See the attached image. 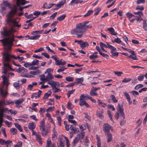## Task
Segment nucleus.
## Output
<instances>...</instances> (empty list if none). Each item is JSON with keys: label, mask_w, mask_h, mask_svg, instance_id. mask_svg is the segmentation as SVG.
Masks as SVG:
<instances>
[{"label": "nucleus", "mask_w": 147, "mask_h": 147, "mask_svg": "<svg viewBox=\"0 0 147 147\" xmlns=\"http://www.w3.org/2000/svg\"><path fill=\"white\" fill-rule=\"evenodd\" d=\"M14 32V31L12 28L9 30L4 29L3 32H1V33L3 35L7 37L0 40V41L2 43L5 50L4 52L2 54L3 57V54L6 52L8 53L9 51L11 49L13 45V42L14 40V35L13 34V32Z\"/></svg>", "instance_id": "1"}, {"label": "nucleus", "mask_w": 147, "mask_h": 147, "mask_svg": "<svg viewBox=\"0 0 147 147\" xmlns=\"http://www.w3.org/2000/svg\"><path fill=\"white\" fill-rule=\"evenodd\" d=\"M17 11V7L15 6L14 8L11 10L7 15V18L5 21L10 27H20L21 26V25L18 24V22L16 21L18 19V18H13V16L16 13Z\"/></svg>", "instance_id": "2"}, {"label": "nucleus", "mask_w": 147, "mask_h": 147, "mask_svg": "<svg viewBox=\"0 0 147 147\" xmlns=\"http://www.w3.org/2000/svg\"><path fill=\"white\" fill-rule=\"evenodd\" d=\"M12 58L15 59H18L19 62H21L24 59L23 57H20L18 56L16 57L13 55H11L9 52L7 53L6 52L3 54V57H2L3 63L5 67H7L9 69H11L9 63Z\"/></svg>", "instance_id": "3"}, {"label": "nucleus", "mask_w": 147, "mask_h": 147, "mask_svg": "<svg viewBox=\"0 0 147 147\" xmlns=\"http://www.w3.org/2000/svg\"><path fill=\"white\" fill-rule=\"evenodd\" d=\"M85 32L84 27L80 23L77 24L76 28L71 31L72 34H75L78 38H80L82 37L85 34Z\"/></svg>", "instance_id": "4"}, {"label": "nucleus", "mask_w": 147, "mask_h": 147, "mask_svg": "<svg viewBox=\"0 0 147 147\" xmlns=\"http://www.w3.org/2000/svg\"><path fill=\"white\" fill-rule=\"evenodd\" d=\"M8 70H12L11 68V69H9L7 67H5L3 68L2 70V72L4 74V75L2 76L1 78L3 79V83L4 85H5L7 87L9 84V74H11V76H14V74L13 73H9Z\"/></svg>", "instance_id": "5"}, {"label": "nucleus", "mask_w": 147, "mask_h": 147, "mask_svg": "<svg viewBox=\"0 0 147 147\" xmlns=\"http://www.w3.org/2000/svg\"><path fill=\"white\" fill-rule=\"evenodd\" d=\"M111 128V126L108 124L105 123L103 125V130L108 138H112V135L110 132Z\"/></svg>", "instance_id": "6"}, {"label": "nucleus", "mask_w": 147, "mask_h": 147, "mask_svg": "<svg viewBox=\"0 0 147 147\" xmlns=\"http://www.w3.org/2000/svg\"><path fill=\"white\" fill-rule=\"evenodd\" d=\"M123 111V107L120 106L119 104H118L117 106V111L116 112L115 116V117L117 119H118L119 118V113L122 116L123 119L125 118V115Z\"/></svg>", "instance_id": "7"}, {"label": "nucleus", "mask_w": 147, "mask_h": 147, "mask_svg": "<svg viewBox=\"0 0 147 147\" xmlns=\"http://www.w3.org/2000/svg\"><path fill=\"white\" fill-rule=\"evenodd\" d=\"M43 31V30H41L35 31L32 32L31 34L34 35L33 36H30L29 39L30 40H37L38 39L40 36L39 34L41 33Z\"/></svg>", "instance_id": "8"}, {"label": "nucleus", "mask_w": 147, "mask_h": 147, "mask_svg": "<svg viewBox=\"0 0 147 147\" xmlns=\"http://www.w3.org/2000/svg\"><path fill=\"white\" fill-rule=\"evenodd\" d=\"M88 98L89 96L87 94H81L80 96L79 105H82V103L86 102V100L88 99Z\"/></svg>", "instance_id": "9"}, {"label": "nucleus", "mask_w": 147, "mask_h": 147, "mask_svg": "<svg viewBox=\"0 0 147 147\" xmlns=\"http://www.w3.org/2000/svg\"><path fill=\"white\" fill-rule=\"evenodd\" d=\"M14 103V102L11 100H0V107H3L4 105H8Z\"/></svg>", "instance_id": "10"}, {"label": "nucleus", "mask_w": 147, "mask_h": 147, "mask_svg": "<svg viewBox=\"0 0 147 147\" xmlns=\"http://www.w3.org/2000/svg\"><path fill=\"white\" fill-rule=\"evenodd\" d=\"M106 44L107 45L102 42H100V47L102 50L106 52H107V51L104 49V48H107L109 49H111V45H110L109 42H107Z\"/></svg>", "instance_id": "11"}, {"label": "nucleus", "mask_w": 147, "mask_h": 147, "mask_svg": "<svg viewBox=\"0 0 147 147\" xmlns=\"http://www.w3.org/2000/svg\"><path fill=\"white\" fill-rule=\"evenodd\" d=\"M49 128L48 126H46L45 128L43 129H40L41 134L43 136L45 137L47 135L49 131Z\"/></svg>", "instance_id": "12"}, {"label": "nucleus", "mask_w": 147, "mask_h": 147, "mask_svg": "<svg viewBox=\"0 0 147 147\" xmlns=\"http://www.w3.org/2000/svg\"><path fill=\"white\" fill-rule=\"evenodd\" d=\"M54 78V77L52 74H47L45 78H40V80H44L45 82H48L50 80Z\"/></svg>", "instance_id": "13"}, {"label": "nucleus", "mask_w": 147, "mask_h": 147, "mask_svg": "<svg viewBox=\"0 0 147 147\" xmlns=\"http://www.w3.org/2000/svg\"><path fill=\"white\" fill-rule=\"evenodd\" d=\"M29 3V1H25V0H16V5L19 7Z\"/></svg>", "instance_id": "14"}, {"label": "nucleus", "mask_w": 147, "mask_h": 147, "mask_svg": "<svg viewBox=\"0 0 147 147\" xmlns=\"http://www.w3.org/2000/svg\"><path fill=\"white\" fill-rule=\"evenodd\" d=\"M0 144H5L7 147L10 146L12 144V142L10 140H7L5 141L4 140L0 139Z\"/></svg>", "instance_id": "15"}, {"label": "nucleus", "mask_w": 147, "mask_h": 147, "mask_svg": "<svg viewBox=\"0 0 147 147\" xmlns=\"http://www.w3.org/2000/svg\"><path fill=\"white\" fill-rule=\"evenodd\" d=\"M0 93L1 96L4 98L6 97L8 92L6 90H3L2 89H0Z\"/></svg>", "instance_id": "16"}, {"label": "nucleus", "mask_w": 147, "mask_h": 147, "mask_svg": "<svg viewBox=\"0 0 147 147\" xmlns=\"http://www.w3.org/2000/svg\"><path fill=\"white\" fill-rule=\"evenodd\" d=\"M124 95L126 96V99L128 101L129 103L131 105L132 103V102L130 101V97L129 94L126 92H123Z\"/></svg>", "instance_id": "17"}, {"label": "nucleus", "mask_w": 147, "mask_h": 147, "mask_svg": "<svg viewBox=\"0 0 147 147\" xmlns=\"http://www.w3.org/2000/svg\"><path fill=\"white\" fill-rule=\"evenodd\" d=\"M52 92L50 91H49L46 93H45L43 96L42 99L43 100H46L48 98V97L51 95Z\"/></svg>", "instance_id": "18"}, {"label": "nucleus", "mask_w": 147, "mask_h": 147, "mask_svg": "<svg viewBox=\"0 0 147 147\" xmlns=\"http://www.w3.org/2000/svg\"><path fill=\"white\" fill-rule=\"evenodd\" d=\"M35 127V124L33 122L30 123L28 125V127L29 129L32 130H33Z\"/></svg>", "instance_id": "19"}, {"label": "nucleus", "mask_w": 147, "mask_h": 147, "mask_svg": "<svg viewBox=\"0 0 147 147\" xmlns=\"http://www.w3.org/2000/svg\"><path fill=\"white\" fill-rule=\"evenodd\" d=\"M107 30L110 32V33L113 35H116L117 33L115 32V30L113 28H109L107 29Z\"/></svg>", "instance_id": "20"}, {"label": "nucleus", "mask_w": 147, "mask_h": 147, "mask_svg": "<svg viewBox=\"0 0 147 147\" xmlns=\"http://www.w3.org/2000/svg\"><path fill=\"white\" fill-rule=\"evenodd\" d=\"M97 102L98 104V105L100 107H102L104 108L107 105L106 104L104 103H103L99 100H98Z\"/></svg>", "instance_id": "21"}, {"label": "nucleus", "mask_w": 147, "mask_h": 147, "mask_svg": "<svg viewBox=\"0 0 147 147\" xmlns=\"http://www.w3.org/2000/svg\"><path fill=\"white\" fill-rule=\"evenodd\" d=\"M103 113V110L101 109L99 112H97L96 115L100 118H102L103 117L102 113Z\"/></svg>", "instance_id": "22"}, {"label": "nucleus", "mask_w": 147, "mask_h": 147, "mask_svg": "<svg viewBox=\"0 0 147 147\" xmlns=\"http://www.w3.org/2000/svg\"><path fill=\"white\" fill-rule=\"evenodd\" d=\"M89 45L88 43L86 42H82L81 44H80V47L83 49L85 47H88Z\"/></svg>", "instance_id": "23"}, {"label": "nucleus", "mask_w": 147, "mask_h": 147, "mask_svg": "<svg viewBox=\"0 0 147 147\" xmlns=\"http://www.w3.org/2000/svg\"><path fill=\"white\" fill-rule=\"evenodd\" d=\"M9 131L10 133L12 135L16 134L17 132V129L14 128L11 129Z\"/></svg>", "instance_id": "24"}, {"label": "nucleus", "mask_w": 147, "mask_h": 147, "mask_svg": "<svg viewBox=\"0 0 147 147\" xmlns=\"http://www.w3.org/2000/svg\"><path fill=\"white\" fill-rule=\"evenodd\" d=\"M19 82L20 81H18L14 82L13 84L14 86L16 89H19L20 87Z\"/></svg>", "instance_id": "25"}, {"label": "nucleus", "mask_w": 147, "mask_h": 147, "mask_svg": "<svg viewBox=\"0 0 147 147\" xmlns=\"http://www.w3.org/2000/svg\"><path fill=\"white\" fill-rule=\"evenodd\" d=\"M45 120L44 119L42 120L40 123V129H43L44 128H45L46 126L45 125Z\"/></svg>", "instance_id": "26"}, {"label": "nucleus", "mask_w": 147, "mask_h": 147, "mask_svg": "<svg viewBox=\"0 0 147 147\" xmlns=\"http://www.w3.org/2000/svg\"><path fill=\"white\" fill-rule=\"evenodd\" d=\"M80 141L82 142L83 140L84 142V145L87 146L89 144V142L87 138H81Z\"/></svg>", "instance_id": "27"}, {"label": "nucleus", "mask_w": 147, "mask_h": 147, "mask_svg": "<svg viewBox=\"0 0 147 147\" xmlns=\"http://www.w3.org/2000/svg\"><path fill=\"white\" fill-rule=\"evenodd\" d=\"M76 82H75V84H79L80 83H82L84 81V79L83 78H78L76 79Z\"/></svg>", "instance_id": "28"}, {"label": "nucleus", "mask_w": 147, "mask_h": 147, "mask_svg": "<svg viewBox=\"0 0 147 147\" xmlns=\"http://www.w3.org/2000/svg\"><path fill=\"white\" fill-rule=\"evenodd\" d=\"M15 127L21 132L22 131L23 129L21 125L17 123H14Z\"/></svg>", "instance_id": "29"}, {"label": "nucleus", "mask_w": 147, "mask_h": 147, "mask_svg": "<svg viewBox=\"0 0 147 147\" xmlns=\"http://www.w3.org/2000/svg\"><path fill=\"white\" fill-rule=\"evenodd\" d=\"M90 95L91 96H96L98 95L97 94L92 88L90 92Z\"/></svg>", "instance_id": "30"}, {"label": "nucleus", "mask_w": 147, "mask_h": 147, "mask_svg": "<svg viewBox=\"0 0 147 147\" xmlns=\"http://www.w3.org/2000/svg\"><path fill=\"white\" fill-rule=\"evenodd\" d=\"M74 78L70 76H67L65 78L66 81L69 82H72L74 81Z\"/></svg>", "instance_id": "31"}, {"label": "nucleus", "mask_w": 147, "mask_h": 147, "mask_svg": "<svg viewBox=\"0 0 147 147\" xmlns=\"http://www.w3.org/2000/svg\"><path fill=\"white\" fill-rule=\"evenodd\" d=\"M79 127L80 131H83L86 129V124L85 125L82 124V125H80Z\"/></svg>", "instance_id": "32"}, {"label": "nucleus", "mask_w": 147, "mask_h": 147, "mask_svg": "<svg viewBox=\"0 0 147 147\" xmlns=\"http://www.w3.org/2000/svg\"><path fill=\"white\" fill-rule=\"evenodd\" d=\"M66 15L65 14H63L61 16H60L58 17L57 18V20L59 21H61L64 19Z\"/></svg>", "instance_id": "33"}, {"label": "nucleus", "mask_w": 147, "mask_h": 147, "mask_svg": "<svg viewBox=\"0 0 147 147\" xmlns=\"http://www.w3.org/2000/svg\"><path fill=\"white\" fill-rule=\"evenodd\" d=\"M40 73V70H37L36 71H31L29 72L30 74L33 75H37Z\"/></svg>", "instance_id": "34"}, {"label": "nucleus", "mask_w": 147, "mask_h": 147, "mask_svg": "<svg viewBox=\"0 0 147 147\" xmlns=\"http://www.w3.org/2000/svg\"><path fill=\"white\" fill-rule=\"evenodd\" d=\"M79 138H84L86 137L85 133L83 131H81V132L78 135Z\"/></svg>", "instance_id": "35"}, {"label": "nucleus", "mask_w": 147, "mask_h": 147, "mask_svg": "<svg viewBox=\"0 0 147 147\" xmlns=\"http://www.w3.org/2000/svg\"><path fill=\"white\" fill-rule=\"evenodd\" d=\"M24 101V100L23 99H19L16 100L15 102L16 105L17 104H20L22 103Z\"/></svg>", "instance_id": "36"}, {"label": "nucleus", "mask_w": 147, "mask_h": 147, "mask_svg": "<svg viewBox=\"0 0 147 147\" xmlns=\"http://www.w3.org/2000/svg\"><path fill=\"white\" fill-rule=\"evenodd\" d=\"M53 69L51 68H49L47 69L46 71L45 72V74H46V73H47V74H52L51 73V72H53Z\"/></svg>", "instance_id": "37"}, {"label": "nucleus", "mask_w": 147, "mask_h": 147, "mask_svg": "<svg viewBox=\"0 0 147 147\" xmlns=\"http://www.w3.org/2000/svg\"><path fill=\"white\" fill-rule=\"evenodd\" d=\"M57 145L58 147H64L63 143L61 140L57 142Z\"/></svg>", "instance_id": "38"}, {"label": "nucleus", "mask_w": 147, "mask_h": 147, "mask_svg": "<svg viewBox=\"0 0 147 147\" xmlns=\"http://www.w3.org/2000/svg\"><path fill=\"white\" fill-rule=\"evenodd\" d=\"M127 17L129 19H131L132 17L134 16L137 17L136 16H135L134 15H133L131 13L129 12L127 13L126 14Z\"/></svg>", "instance_id": "39"}, {"label": "nucleus", "mask_w": 147, "mask_h": 147, "mask_svg": "<svg viewBox=\"0 0 147 147\" xmlns=\"http://www.w3.org/2000/svg\"><path fill=\"white\" fill-rule=\"evenodd\" d=\"M39 62V60H34L32 63H31V65H38L39 64L38 62Z\"/></svg>", "instance_id": "40"}, {"label": "nucleus", "mask_w": 147, "mask_h": 147, "mask_svg": "<svg viewBox=\"0 0 147 147\" xmlns=\"http://www.w3.org/2000/svg\"><path fill=\"white\" fill-rule=\"evenodd\" d=\"M144 78V75L143 74H141L138 76V79L139 81H142L143 80Z\"/></svg>", "instance_id": "41"}, {"label": "nucleus", "mask_w": 147, "mask_h": 147, "mask_svg": "<svg viewBox=\"0 0 147 147\" xmlns=\"http://www.w3.org/2000/svg\"><path fill=\"white\" fill-rule=\"evenodd\" d=\"M110 97L113 101L114 102H117L118 100L116 99L114 95H111L110 96Z\"/></svg>", "instance_id": "42"}, {"label": "nucleus", "mask_w": 147, "mask_h": 147, "mask_svg": "<svg viewBox=\"0 0 147 147\" xmlns=\"http://www.w3.org/2000/svg\"><path fill=\"white\" fill-rule=\"evenodd\" d=\"M111 49H109L111 50V53L112 54V55L114 53V52H115L117 51L116 49L114 47L111 45Z\"/></svg>", "instance_id": "43"}, {"label": "nucleus", "mask_w": 147, "mask_h": 147, "mask_svg": "<svg viewBox=\"0 0 147 147\" xmlns=\"http://www.w3.org/2000/svg\"><path fill=\"white\" fill-rule=\"evenodd\" d=\"M75 90V89H74L71 90L70 91L68 92L67 94V97L68 98H69L70 97V95L71 94H72L74 93Z\"/></svg>", "instance_id": "44"}, {"label": "nucleus", "mask_w": 147, "mask_h": 147, "mask_svg": "<svg viewBox=\"0 0 147 147\" xmlns=\"http://www.w3.org/2000/svg\"><path fill=\"white\" fill-rule=\"evenodd\" d=\"M134 13L135 15H137L139 16V17L141 16H143L144 14L142 13V12L141 11H139L137 12H135Z\"/></svg>", "instance_id": "45"}, {"label": "nucleus", "mask_w": 147, "mask_h": 147, "mask_svg": "<svg viewBox=\"0 0 147 147\" xmlns=\"http://www.w3.org/2000/svg\"><path fill=\"white\" fill-rule=\"evenodd\" d=\"M143 28L145 31L147 30V28H146V26H147V24L146 23V20H144L143 22Z\"/></svg>", "instance_id": "46"}, {"label": "nucleus", "mask_w": 147, "mask_h": 147, "mask_svg": "<svg viewBox=\"0 0 147 147\" xmlns=\"http://www.w3.org/2000/svg\"><path fill=\"white\" fill-rule=\"evenodd\" d=\"M114 72L115 75L118 76H121V75L123 74V72L121 71H115Z\"/></svg>", "instance_id": "47"}, {"label": "nucleus", "mask_w": 147, "mask_h": 147, "mask_svg": "<svg viewBox=\"0 0 147 147\" xmlns=\"http://www.w3.org/2000/svg\"><path fill=\"white\" fill-rule=\"evenodd\" d=\"M93 12V11L92 10L89 11L84 16V17L88 16L90 15V14Z\"/></svg>", "instance_id": "48"}, {"label": "nucleus", "mask_w": 147, "mask_h": 147, "mask_svg": "<svg viewBox=\"0 0 147 147\" xmlns=\"http://www.w3.org/2000/svg\"><path fill=\"white\" fill-rule=\"evenodd\" d=\"M131 80V78H125L122 80V82H123L127 83L129 82Z\"/></svg>", "instance_id": "49"}, {"label": "nucleus", "mask_w": 147, "mask_h": 147, "mask_svg": "<svg viewBox=\"0 0 147 147\" xmlns=\"http://www.w3.org/2000/svg\"><path fill=\"white\" fill-rule=\"evenodd\" d=\"M57 119L58 121V123L59 124V126H61V122L62 121V119L60 117H57Z\"/></svg>", "instance_id": "50"}, {"label": "nucleus", "mask_w": 147, "mask_h": 147, "mask_svg": "<svg viewBox=\"0 0 147 147\" xmlns=\"http://www.w3.org/2000/svg\"><path fill=\"white\" fill-rule=\"evenodd\" d=\"M89 57L91 59H96L98 58V56L97 55H91Z\"/></svg>", "instance_id": "51"}, {"label": "nucleus", "mask_w": 147, "mask_h": 147, "mask_svg": "<svg viewBox=\"0 0 147 147\" xmlns=\"http://www.w3.org/2000/svg\"><path fill=\"white\" fill-rule=\"evenodd\" d=\"M144 9V7L143 6H141L140 5L137 6L136 8V9L140 10L141 11L143 10Z\"/></svg>", "instance_id": "52"}, {"label": "nucleus", "mask_w": 147, "mask_h": 147, "mask_svg": "<svg viewBox=\"0 0 147 147\" xmlns=\"http://www.w3.org/2000/svg\"><path fill=\"white\" fill-rule=\"evenodd\" d=\"M55 107H49L47 109V112H50L53 111L55 109Z\"/></svg>", "instance_id": "53"}, {"label": "nucleus", "mask_w": 147, "mask_h": 147, "mask_svg": "<svg viewBox=\"0 0 147 147\" xmlns=\"http://www.w3.org/2000/svg\"><path fill=\"white\" fill-rule=\"evenodd\" d=\"M51 144V140L49 139L48 138L47 141V144L46 147H49Z\"/></svg>", "instance_id": "54"}, {"label": "nucleus", "mask_w": 147, "mask_h": 147, "mask_svg": "<svg viewBox=\"0 0 147 147\" xmlns=\"http://www.w3.org/2000/svg\"><path fill=\"white\" fill-rule=\"evenodd\" d=\"M100 8H98L95 9L94 11L95 13L94 14V15H97L100 11Z\"/></svg>", "instance_id": "55"}, {"label": "nucleus", "mask_w": 147, "mask_h": 147, "mask_svg": "<svg viewBox=\"0 0 147 147\" xmlns=\"http://www.w3.org/2000/svg\"><path fill=\"white\" fill-rule=\"evenodd\" d=\"M143 86V85L141 84H139L136 86L135 87V89L136 90H138L139 88L142 87Z\"/></svg>", "instance_id": "56"}, {"label": "nucleus", "mask_w": 147, "mask_h": 147, "mask_svg": "<svg viewBox=\"0 0 147 147\" xmlns=\"http://www.w3.org/2000/svg\"><path fill=\"white\" fill-rule=\"evenodd\" d=\"M74 4H78V0H72L70 3V5H73Z\"/></svg>", "instance_id": "57"}, {"label": "nucleus", "mask_w": 147, "mask_h": 147, "mask_svg": "<svg viewBox=\"0 0 147 147\" xmlns=\"http://www.w3.org/2000/svg\"><path fill=\"white\" fill-rule=\"evenodd\" d=\"M70 128L73 133H74L76 131V129L72 125H71Z\"/></svg>", "instance_id": "58"}, {"label": "nucleus", "mask_w": 147, "mask_h": 147, "mask_svg": "<svg viewBox=\"0 0 147 147\" xmlns=\"http://www.w3.org/2000/svg\"><path fill=\"white\" fill-rule=\"evenodd\" d=\"M42 55H44L45 57L47 58H49V55L46 52L42 53H41Z\"/></svg>", "instance_id": "59"}, {"label": "nucleus", "mask_w": 147, "mask_h": 147, "mask_svg": "<svg viewBox=\"0 0 147 147\" xmlns=\"http://www.w3.org/2000/svg\"><path fill=\"white\" fill-rule=\"evenodd\" d=\"M44 49L43 48L41 47L38 49H37L35 50L34 51V53H37L38 52H40V51H44Z\"/></svg>", "instance_id": "60"}, {"label": "nucleus", "mask_w": 147, "mask_h": 147, "mask_svg": "<svg viewBox=\"0 0 147 147\" xmlns=\"http://www.w3.org/2000/svg\"><path fill=\"white\" fill-rule=\"evenodd\" d=\"M21 72L23 74L26 73L27 71L26 69L23 67H21Z\"/></svg>", "instance_id": "61"}, {"label": "nucleus", "mask_w": 147, "mask_h": 147, "mask_svg": "<svg viewBox=\"0 0 147 147\" xmlns=\"http://www.w3.org/2000/svg\"><path fill=\"white\" fill-rule=\"evenodd\" d=\"M67 107L70 109H71L73 107V105L70 102H68L67 104Z\"/></svg>", "instance_id": "62"}, {"label": "nucleus", "mask_w": 147, "mask_h": 147, "mask_svg": "<svg viewBox=\"0 0 147 147\" xmlns=\"http://www.w3.org/2000/svg\"><path fill=\"white\" fill-rule=\"evenodd\" d=\"M99 54L100 55H102V56H103L104 57L106 58L107 59L109 57V55L107 54H105L104 53H102V52H101Z\"/></svg>", "instance_id": "63"}, {"label": "nucleus", "mask_w": 147, "mask_h": 147, "mask_svg": "<svg viewBox=\"0 0 147 147\" xmlns=\"http://www.w3.org/2000/svg\"><path fill=\"white\" fill-rule=\"evenodd\" d=\"M40 14V12L39 11H35L33 13V14L34 16H36L38 17V16Z\"/></svg>", "instance_id": "64"}]
</instances>
